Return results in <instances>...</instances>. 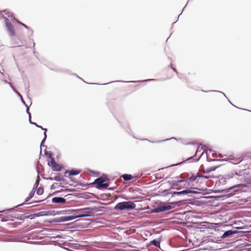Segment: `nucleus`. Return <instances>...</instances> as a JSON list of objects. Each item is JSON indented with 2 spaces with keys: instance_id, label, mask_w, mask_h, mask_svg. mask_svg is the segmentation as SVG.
<instances>
[{
  "instance_id": "obj_1",
  "label": "nucleus",
  "mask_w": 251,
  "mask_h": 251,
  "mask_svg": "<svg viewBox=\"0 0 251 251\" xmlns=\"http://www.w3.org/2000/svg\"><path fill=\"white\" fill-rule=\"evenodd\" d=\"M103 207L102 206H92L87 207L84 208H81L75 210L76 213H82V215H75L76 218H83L86 217H93L94 216V212L102 211Z\"/></svg>"
},
{
  "instance_id": "obj_2",
  "label": "nucleus",
  "mask_w": 251,
  "mask_h": 251,
  "mask_svg": "<svg viewBox=\"0 0 251 251\" xmlns=\"http://www.w3.org/2000/svg\"><path fill=\"white\" fill-rule=\"evenodd\" d=\"M240 185H241L240 184L235 185L234 186H231L229 188L225 189L216 190V193H225L226 194L224 195L217 196L215 197V198L217 200L223 201L225 200L227 198L232 197L235 194V192L236 191L235 190H234L233 191L232 190L235 188L238 187Z\"/></svg>"
},
{
  "instance_id": "obj_3",
  "label": "nucleus",
  "mask_w": 251,
  "mask_h": 251,
  "mask_svg": "<svg viewBox=\"0 0 251 251\" xmlns=\"http://www.w3.org/2000/svg\"><path fill=\"white\" fill-rule=\"evenodd\" d=\"M136 204L131 201H124L118 202L114 207V209L118 211L131 210L134 209Z\"/></svg>"
},
{
  "instance_id": "obj_4",
  "label": "nucleus",
  "mask_w": 251,
  "mask_h": 251,
  "mask_svg": "<svg viewBox=\"0 0 251 251\" xmlns=\"http://www.w3.org/2000/svg\"><path fill=\"white\" fill-rule=\"evenodd\" d=\"M161 205L158 206L157 207L153 208L151 210V213H157L169 210L175 207L176 202H169L165 203L161 202Z\"/></svg>"
},
{
  "instance_id": "obj_5",
  "label": "nucleus",
  "mask_w": 251,
  "mask_h": 251,
  "mask_svg": "<svg viewBox=\"0 0 251 251\" xmlns=\"http://www.w3.org/2000/svg\"><path fill=\"white\" fill-rule=\"evenodd\" d=\"M45 154L46 155H48V157L50 158V162H48V164L49 166H50L52 168L53 171L54 172H60L63 169V167L58 163H57L54 158L51 157V153L50 152L49 154H48V152L46 151V149L45 150Z\"/></svg>"
},
{
  "instance_id": "obj_6",
  "label": "nucleus",
  "mask_w": 251,
  "mask_h": 251,
  "mask_svg": "<svg viewBox=\"0 0 251 251\" xmlns=\"http://www.w3.org/2000/svg\"><path fill=\"white\" fill-rule=\"evenodd\" d=\"M185 180H171L168 183L171 185V189L180 190L182 188H187V186L185 184Z\"/></svg>"
},
{
  "instance_id": "obj_7",
  "label": "nucleus",
  "mask_w": 251,
  "mask_h": 251,
  "mask_svg": "<svg viewBox=\"0 0 251 251\" xmlns=\"http://www.w3.org/2000/svg\"><path fill=\"white\" fill-rule=\"evenodd\" d=\"M108 180V178L106 175L103 174L99 178L96 179L93 184L96 185V187L98 189H102V186L103 182Z\"/></svg>"
},
{
  "instance_id": "obj_8",
  "label": "nucleus",
  "mask_w": 251,
  "mask_h": 251,
  "mask_svg": "<svg viewBox=\"0 0 251 251\" xmlns=\"http://www.w3.org/2000/svg\"><path fill=\"white\" fill-rule=\"evenodd\" d=\"M4 20L6 26L10 36H15V32L12 25L9 22V20L5 17H2Z\"/></svg>"
},
{
  "instance_id": "obj_9",
  "label": "nucleus",
  "mask_w": 251,
  "mask_h": 251,
  "mask_svg": "<svg viewBox=\"0 0 251 251\" xmlns=\"http://www.w3.org/2000/svg\"><path fill=\"white\" fill-rule=\"evenodd\" d=\"M198 177H200V175L197 174L195 175L193 173H187V177L186 179H185V184L187 186V187L189 186V181L192 182L195 181Z\"/></svg>"
},
{
  "instance_id": "obj_10",
  "label": "nucleus",
  "mask_w": 251,
  "mask_h": 251,
  "mask_svg": "<svg viewBox=\"0 0 251 251\" xmlns=\"http://www.w3.org/2000/svg\"><path fill=\"white\" fill-rule=\"evenodd\" d=\"M197 192L194 190H190V189H186L182 191H171L170 192V194L173 195H186L189 194H195Z\"/></svg>"
},
{
  "instance_id": "obj_11",
  "label": "nucleus",
  "mask_w": 251,
  "mask_h": 251,
  "mask_svg": "<svg viewBox=\"0 0 251 251\" xmlns=\"http://www.w3.org/2000/svg\"><path fill=\"white\" fill-rule=\"evenodd\" d=\"M76 219L75 215H70L66 216H62L57 218H56L54 220L55 222L60 223L64 222L70 221Z\"/></svg>"
},
{
  "instance_id": "obj_12",
  "label": "nucleus",
  "mask_w": 251,
  "mask_h": 251,
  "mask_svg": "<svg viewBox=\"0 0 251 251\" xmlns=\"http://www.w3.org/2000/svg\"><path fill=\"white\" fill-rule=\"evenodd\" d=\"M35 192H34V191L31 190L30 191V192L29 193V194L28 195V196L26 198V199H25V201L23 203L19 204V205L16 206L15 207H14L12 208H10V209H6V210H2V211H0V213H2V212H5L6 211L12 210V209H15L16 207H18L19 206L22 205L24 204L25 202L28 201L34 196Z\"/></svg>"
},
{
  "instance_id": "obj_13",
  "label": "nucleus",
  "mask_w": 251,
  "mask_h": 251,
  "mask_svg": "<svg viewBox=\"0 0 251 251\" xmlns=\"http://www.w3.org/2000/svg\"><path fill=\"white\" fill-rule=\"evenodd\" d=\"M238 232H239V231L236 230H232V229L228 230H226L224 232L223 234L222 235L221 237L222 238H225L226 237H229L233 234H237Z\"/></svg>"
},
{
  "instance_id": "obj_14",
  "label": "nucleus",
  "mask_w": 251,
  "mask_h": 251,
  "mask_svg": "<svg viewBox=\"0 0 251 251\" xmlns=\"http://www.w3.org/2000/svg\"><path fill=\"white\" fill-rule=\"evenodd\" d=\"M51 201L53 203H65L66 200L63 197H55L52 199Z\"/></svg>"
},
{
  "instance_id": "obj_15",
  "label": "nucleus",
  "mask_w": 251,
  "mask_h": 251,
  "mask_svg": "<svg viewBox=\"0 0 251 251\" xmlns=\"http://www.w3.org/2000/svg\"><path fill=\"white\" fill-rule=\"evenodd\" d=\"M172 139H175V140H181V139H180V138L177 139V138H176L175 137H172V138H169V139H165V140H158V141H150V140H149L147 139H142V140L148 141L149 142H151L152 143H161V142H165V141H169V140H172Z\"/></svg>"
},
{
  "instance_id": "obj_16",
  "label": "nucleus",
  "mask_w": 251,
  "mask_h": 251,
  "mask_svg": "<svg viewBox=\"0 0 251 251\" xmlns=\"http://www.w3.org/2000/svg\"><path fill=\"white\" fill-rule=\"evenodd\" d=\"M199 148H200V147H199V148H198V149L197 151H196V152L195 154L193 156H191V157H190L188 158V159H187L185 160V161H187V160H190V159H192V158H194L195 157H196V155H197V152L198 151V150H199ZM185 162V161H182V162H179V163H177L175 164H172V165H170V166H168V167H173V166H178V165H179L182 164L183 162ZM166 168H168V167H165V168H162V169H163Z\"/></svg>"
},
{
  "instance_id": "obj_17",
  "label": "nucleus",
  "mask_w": 251,
  "mask_h": 251,
  "mask_svg": "<svg viewBox=\"0 0 251 251\" xmlns=\"http://www.w3.org/2000/svg\"><path fill=\"white\" fill-rule=\"evenodd\" d=\"M81 170L73 169L69 172V176H75L79 175L81 173Z\"/></svg>"
},
{
  "instance_id": "obj_18",
  "label": "nucleus",
  "mask_w": 251,
  "mask_h": 251,
  "mask_svg": "<svg viewBox=\"0 0 251 251\" xmlns=\"http://www.w3.org/2000/svg\"><path fill=\"white\" fill-rule=\"evenodd\" d=\"M150 245H154L155 247L159 248L160 249H161L160 248V240H158L156 239H153V240H151L150 243Z\"/></svg>"
},
{
  "instance_id": "obj_19",
  "label": "nucleus",
  "mask_w": 251,
  "mask_h": 251,
  "mask_svg": "<svg viewBox=\"0 0 251 251\" xmlns=\"http://www.w3.org/2000/svg\"><path fill=\"white\" fill-rule=\"evenodd\" d=\"M121 177L125 181H129L133 178V176L131 174H124L121 176Z\"/></svg>"
},
{
  "instance_id": "obj_20",
  "label": "nucleus",
  "mask_w": 251,
  "mask_h": 251,
  "mask_svg": "<svg viewBox=\"0 0 251 251\" xmlns=\"http://www.w3.org/2000/svg\"><path fill=\"white\" fill-rule=\"evenodd\" d=\"M220 166V165H218L216 166H213V167H210L207 168L204 171V173H209L211 172L214 171L216 170V169L217 168H218V167H219Z\"/></svg>"
},
{
  "instance_id": "obj_21",
  "label": "nucleus",
  "mask_w": 251,
  "mask_h": 251,
  "mask_svg": "<svg viewBox=\"0 0 251 251\" xmlns=\"http://www.w3.org/2000/svg\"><path fill=\"white\" fill-rule=\"evenodd\" d=\"M39 182H40V178H39V176H38L37 178L35 181V182L34 184V186H33V187L32 190L34 191V192L36 191V189H37L38 188V187L39 186Z\"/></svg>"
},
{
  "instance_id": "obj_22",
  "label": "nucleus",
  "mask_w": 251,
  "mask_h": 251,
  "mask_svg": "<svg viewBox=\"0 0 251 251\" xmlns=\"http://www.w3.org/2000/svg\"><path fill=\"white\" fill-rule=\"evenodd\" d=\"M47 134H45V136H44V138L42 139V140L41 141V142L40 144V153H41V151H42V148H41L42 147H45L46 148H47V146L44 145V143L47 139Z\"/></svg>"
},
{
  "instance_id": "obj_23",
  "label": "nucleus",
  "mask_w": 251,
  "mask_h": 251,
  "mask_svg": "<svg viewBox=\"0 0 251 251\" xmlns=\"http://www.w3.org/2000/svg\"><path fill=\"white\" fill-rule=\"evenodd\" d=\"M36 194L38 195H41L44 193V188L43 187H39L37 189H36Z\"/></svg>"
},
{
  "instance_id": "obj_24",
  "label": "nucleus",
  "mask_w": 251,
  "mask_h": 251,
  "mask_svg": "<svg viewBox=\"0 0 251 251\" xmlns=\"http://www.w3.org/2000/svg\"><path fill=\"white\" fill-rule=\"evenodd\" d=\"M243 181L248 184H251V177L244 176Z\"/></svg>"
},
{
  "instance_id": "obj_25",
  "label": "nucleus",
  "mask_w": 251,
  "mask_h": 251,
  "mask_svg": "<svg viewBox=\"0 0 251 251\" xmlns=\"http://www.w3.org/2000/svg\"><path fill=\"white\" fill-rule=\"evenodd\" d=\"M53 179L56 181H60L64 180L63 178L61 177L59 175L55 176L53 177Z\"/></svg>"
},
{
  "instance_id": "obj_26",
  "label": "nucleus",
  "mask_w": 251,
  "mask_h": 251,
  "mask_svg": "<svg viewBox=\"0 0 251 251\" xmlns=\"http://www.w3.org/2000/svg\"><path fill=\"white\" fill-rule=\"evenodd\" d=\"M152 80V79H148L143 80H138V81H126V82H131V83L144 82H147V81H150Z\"/></svg>"
},
{
  "instance_id": "obj_27",
  "label": "nucleus",
  "mask_w": 251,
  "mask_h": 251,
  "mask_svg": "<svg viewBox=\"0 0 251 251\" xmlns=\"http://www.w3.org/2000/svg\"><path fill=\"white\" fill-rule=\"evenodd\" d=\"M70 191H71V190L70 189H65V190L61 189L59 191L53 192L52 194H50V195H55V194H57V193H60V192H70Z\"/></svg>"
},
{
  "instance_id": "obj_28",
  "label": "nucleus",
  "mask_w": 251,
  "mask_h": 251,
  "mask_svg": "<svg viewBox=\"0 0 251 251\" xmlns=\"http://www.w3.org/2000/svg\"><path fill=\"white\" fill-rule=\"evenodd\" d=\"M179 177L181 179V180L186 179L187 177V173L186 174H181L180 176H179Z\"/></svg>"
},
{
  "instance_id": "obj_29",
  "label": "nucleus",
  "mask_w": 251,
  "mask_h": 251,
  "mask_svg": "<svg viewBox=\"0 0 251 251\" xmlns=\"http://www.w3.org/2000/svg\"><path fill=\"white\" fill-rule=\"evenodd\" d=\"M14 19H15V21H16L18 24H20V25H23L25 28H27V29L28 28V26H27L26 25H25V24H23V23H21V22H20V21H18V20L15 18H14Z\"/></svg>"
},
{
  "instance_id": "obj_30",
  "label": "nucleus",
  "mask_w": 251,
  "mask_h": 251,
  "mask_svg": "<svg viewBox=\"0 0 251 251\" xmlns=\"http://www.w3.org/2000/svg\"><path fill=\"white\" fill-rule=\"evenodd\" d=\"M232 159L234 161L233 163L234 164H238V163H239L241 161L240 160V158H233Z\"/></svg>"
},
{
  "instance_id": "obj_31",
  "label": "nucleus",
  "mask_w": 251,
  "mask_h": 251,
  "mask_svg": "<svg viewBox=\"0 0 251 251\" xmlns=\"http://www.w3.org/2000/svg\"><path fill=\"white\" fill-rule=\"evenodd\" d=\"M12 88L13 90V91L20 97V98H22V96L21 95V94L16 90L15 88L13 86H12Z\"/></svg>"
},
{
  "instance_id": "obj_32",
  "label": "nucleus",
  "mask_w": 251,
  "mask_h": 251,
  "mask_svg": "<svg viewBox=\"0 0 251 251\" xmlns=\"http://www.w3.org/2000/svg\"><path fill=\"white\" fill-rule=\"evenodd\" d=\"M109 183H105L103 182L102 186V189H107L109 186Z\"/></svg>"
},
{
  "instance_id": "obj_33",
  "label": "nucleus",
  "mask_w": 251,
  "mask_h": 251,
  "mask_svg": "<svg viewBox=\"0 0 251 251\" xmlns=\"http://www.w3.org/2000/svg\"><path fill=\"white\" fill-rule=\"evenodd\" d=\"M6 14L8 16V17H11L12 18V20L13 21H15V19H14V17L13 16V14L12 13H11L9 12H7V13H6Z\"/></svg>"
},
{
  "instance_id": "obj_34",
  "label": "nucleus",
  "mask_w": 251,
  "mask_h": 251,
  "mask_svg": "<svg viewBox=\"0 0 251 251\" xmlns=\"http://www.w3.org/2000/svg\"><path fill=\"white\" fill-rule=\"evenodd\" d=\"M207 160L209 162H210V161H220V162L222 161V160L221 159H209L208 158H207Z\"/></svg>"
},
{
  "instance_id": "obj_35",
  "label": "nucleus",
  "mask_w": 251,
  "mask_h": 251,
  "mask_svg": "<svg viewBox=\"0 0 251 251\" xmlns=\"http://www.w3.org/2000/svg\"><path fill=\"white\" fill-rule=\"evenodd\" d=\"M2 81H3V82H4L5 84H8L11 86V88H12V86H12V84H11V83L8 82L7 80H2Z\"/></svg>"
},
{
  "instance_id": "obj_36",
  "label": "nucleus",
  "mask_w": 251,
  "mask_h": 251,
  "mask_svg": "<svg viewBox=\"0 0 251 251\" xmlns=\"http://www.w3.org/2000/svg\"><path fill=\"white\" fill-rule=\"evenodd\" d=\"M57 183H55L53 184L52 185H51V186H50V189L51 190L55 189L56 188V187L55 186V185H57Z\"/></svg>"
},
{
  "instance_id": "obj_37",
  "label": "nucleus",
  "mask_w": 251,
  "mask_h": 251,
  "mask_svg": "<svg viewBox=\"0 0 251 251\" xmlns=\"http://www.w3.org/2000/svg\"><path fill=\"white\" fill-rule=\"evenodd\" d=\"M33 125L37 127L42 128V126H41L38 125L36 123H34V124H32Z\"/></svg>"
},
{
  "instance_id": "obj_38",
  "label": "nucleus",
  "mask_w": 251,
  "mask_h": 251,
  "mask_svg": "<svg viewBox=\"0 0 251 251\" xmlns=\"http://www.w3.org/2000/svg\"><path fill=\"white\" fill-rule=\"evenodd\" d=\"M88 172H90L91 174H99V173L96 172L94 171L91 170H90V169L88 170Z\"/></svg>"
},
{
  "instance_id": "obj_39",
  "label": "nucleus",
  "mask_w": 251,
  "mask_h": 251,
  "mask_svg": "<svg viewBox=\"0 0 251 251\" xmlns=\"http://www.w3.org/2000/svg\"><path fill=\"white\" fill-rule=\"evenodd\" d=\"M210 91L211 92H219V93H222L225 97H226L225 94L221 91H215V90H211Z\"/></svg>"
},
{
  "instance_id": "obj_40",
  "label": "nucleus",
  "mask_w": 251,
  "mask_h": 251,
  "mask_svg": "<svg viewBox=\"0 0 251 251\" xmlns=\"http://www.w3.org/2000/svg\"><path fill=\"white\" fill-rule=\"evenodd\" d=\"M41 129L44 131V136H45V134H47V131L48 130L46 128H44L43 127H42V128H41Z\"/></svg>"
},
{
  "instance_id": "obj_41",
  "label": "nucleus",
  "mask_w": 251,
  "mask_h": 251,
  "mask_svg": "<svg viewBox=\"0 0 251 251\" xmlns=\"http://www.w3.org/2000/svg\"><path fill=\"white\" fill-rule=\"evenodd\" d=\"M26 112L28 114V117H30V119H31V115L30 112L29 111V110L26 111Z\"/></svg>"
},
{
  "instance_id": "obj_42",
  "label": "nucleus",
  "mask_w": 251,
  "mask_h": 251,
  "mask_svg": "<svg viewBox=\"0 0 251 251\" xmlns=\"http://www.w3.org/2000/svg\"><path fill=\"white\" fill-rule=\"evenodd\" d=\"M44 179H46L47 180H54L53 179V177H49L48 178H45V177H43Z\"/></svg>"
},
{
  "instance_id": "obj_43",
  "label": "nucleus",
  "mask_w": 251,
  "mask_h": 251,
  "mask_svg": "<svg viewBox=\"0 0 251 251\" xmlns=\"http://www.w3.org/2000/svg\"><path fill=\"white\" fill-rule=\"evenodd\" d=\"M21 100L22 103L25 105L26 104V103L25 101V100H24L23 97H22V98H21Z\"/></svg>"
},
{
  "instance_id": "obj_44",
  "label": "nucleus",
  "mask_w": 251,
  "mask_h": 251,
  "mask_svg": "<svg viewBox=\"0 0 251 251\" xmlns=\"http://www.w3.org/2000/svg\"><path fill=\"white\" fill-rule=\"evenodd\" d=\"M31 119H30V117H28L29 122L30 124L32 125V124H34V122H32Z\"/></svg>"
},
{
  "instance_id": "obj_45",
  "label": "nucleus",
  "mask_w": 251,
  "mask_h": 251,
  "mask_svg": "<svg viewBox=\"0 0 251 251\" xmlns=\"http://www.w3.org/2000/svg\"><path fill=\"white\" fill-rule=\"evenodd\" d=\"M200 177L204 178H206V179L208 178V177L207 176H201V175H200Z\"/></svg>"
},
{
  "instance_id": "obj_46",
  "label": "nucleus",
  "mask_w": 251,
  "mask_h": 251,
  "mask_svg": "<svg viewBox=\"0 0 251 251\" xmlns=\"http://www.w3.org/2000/svg\"><path fill=\"white\" fill-rule=\"evenodd\" d=\"M202 154H203V153L201 154V155L200 156H199L198 158L195 159V161H197V162L200 159V158H201V155H202Z\"/></svg>"
},
{
  "instance_id": "obj_47",
  "label": "nucleus",
  "mask_w": 251,
  "mask_h": 251,
  "mask_svg": "<svg viewBox=\"0 0 251 251\" xmlns=\"http://www.w3.org/2000/svg\"><path fill=\"white\" fill-rule=\"evenodd\" d=\"M25 107H26V111H28V110H29V106H28L26 104L25 105Z\"/></svg>"
},
{
  "instance_id": "obj_48",
  "label": "nucleus",
  "mask_w": 251,
  "mask_h": 251,
  "mask_svg": "<svg viewBox=\"0 0 251 251\" xmlns=\"http://www.w3.org/2000/svg\"><path fill=\"white\" fill-rule=\"evenodd\" d=\"M171 68H172V69L174 71V72H176V74H177V73H177V72L176 71V69L175 68H174V67H171Z\"/></svg>"
},
{
  "instance_id": "obj_49",
  "label": "nucleus",
  "mask_w": 251,
  "mask_h": 251,
  "mask_svg": "<svg viewBox=\"0 0 251 251\" xmlns=\"http://www.w3.org/2000/svg\"><path fill=\"white\" fill-rule=\"evenodd\" d=\"M70 171L66 170V171L65 172L64 174H69V172H70Z\"/></svg>"
},
{
  "instance_id": "obj_50",
  "label": "nucleus",
  "mask_w": 251,
  "mask_h": 251,
  "mask_svg": "<svg viewBox=\"0 0 251 251\" xmlns=\"http://www.w3.org/2000/svg\"><path fill=\"white\" fill-rule=\"evenodd\" d=\"M7 221V220H4V219H1L0 220V221L2 222H6Z\"/></svg>"
},
{
  "instance_id": "obj_51",
  "label": "nucleus",
  "mask_w": 251,
  "mask_h": 251,
  "mask_svg": "<svg viewBox=\"0 0 251 251\" xmlns=\"http://www.w3.org/2000/svg\"><path fill=\"white\" fill-rule=\"evenodd\" d=\"M200 146H202V147H201V149H202V150H204V148L205 147V146H202V144H201Z\"/></svg>"
},
{
  "instance_id": "obj_52",
  "label": "nucleus",
  "mask_w": 251,
  "mask_h": 251,
  "mask_svg": "<svg viewBox=\"0 0 251 251\" xmlns=\"http://www.w3.org/2000/svg\"><path fill=\"white\" fill-rule=\"evenodd\" d=\"M114 187H110L108 188L109 190H113L114 189Z\"/></svg>"
},
{
  "instance_id": "obj_53",
  "label": "nucleus",
  "mask_w": 251,
  "mask_h": 251,
  "mask_svg": "<svg viewBox=\"0 0 251 251\" xmlns=\"http://www.w3.org/2000/svg\"><path fill=\"white\" fill-rule=\"evenodd\" d=\"M120 124H121V126H122V127H123L124 128H125V127H126V126H125L124 124H122V123H120Z\"/></svg>"
},
{
  "instance_id": "obj_54",
  "label": "nucleus",
  "mask_w": 251,
  "mask_h": 251,
  "mask_svg": "<svg viewBox=\"0 0 251 251\" xmlns=\"http://www.w3.org/2000/svg\"><path fill=\"white\" fill-rule=\"evenodd\" d=\"M188 1H187V3H188ZM187 4H186L185 5V6L183 8L182 10V12H183V10L184 9L185 7L186 6Z\"/></svg>"
},
{
  "instance_id": "obj_55",
  "label": "nucleus",
  "mask_w": 251,
  "mask_h": 251,
  "mask_svg": "<svg viewBox=\"0 0 251 251\" xmlns=\"http://www.w3.org/2000/svg\"><path fill=\"white\" fill-rule=\"evenodd\" d=\"M246 251H251V248L247 249Z\"/></svg>"
},
{
  "instance_id": "obj_56",
  "label": "nucleus",
  "mask_w": 251,
  "mask_h": 251,
  "mask_svg": "<svg viewBox=\"0 0 251 251\" xmlns=\"http://www.w3.org/2000/svg\"><path fill=\"white\" fill-rule=\"evenodd\" d=\"M74 75H75L77 76V77H78L79 78H80V79L82 80V78H81L80 77H79L78 76H77L76 74H74Z\"/></svg>"
},
{
  "instance_id": "obj_57",
  "label": "nucleus",
  "mask_w": 251,
  "mask_h": 251,
  "mask_svg": "<svg viewBox=\"0 0 251 251\" xmlns=\"http://www.w3.org/2000/svg\"><path fill=\"white\" fill-rule=\"evenodd\" d=\"M77 214H78L77 215H82V213H78Z\"/></svg>"
},
{
  "instance_id": "obj_58",
  "label": "nucleus",
  "mask_w": 251,
  "mask_h": 251,
  "mask_svg": "<svg viewBox=\"0 0 251 251\" xmlns=\"http://www.w3.org/2000/svg\"><path fill=\"white\" fill-rule=\"evenodd\" d=\"M35 201V202H39L40 201Z\"/></svg>"
},
{
  "instance_id": "obj_59",
  "label": "nucleus",
  "mask_w": 251,
  "mask_h": 251,
  "mask_svg": "<svg viewBox=\"0 0 251 251\" xmlns=\"http://www.w3.org/2000/svg\"><path fill=\"white\" fill-rule=\"evenodd\" d=\"M179 178V176H177L176 177V178Z\"/></svg>"
},
{
  "instance_id": "obj_60",
  "label": "nucleus",
  "mask_w": 251,
  "mask_h": 251,
  "mask_svg": "<svg viewBox=\"0 0 251 251\" xmlns=\"http://www.w3.org/2000/svg\"><path fill=\"white\" fill-rule=\"evenodd\" d=\"M228 101H229V103H230L232 104V103H231V101H230L229 100H228Z\"/></svg>"
},
{
  "instance_id": "obj_61",
  "label": "nucleus",
  "mask_w": 251,
  "mask_h": 251,
  "mask_svg": "<svg viewBox=\"0 0 251 251\" xmlns=\"http://www.w3.org/2000/svg\"><path fill=\"white\" fill-rule=\"evenodd\" d=\"M212 156H213V157H214V156H215V155H214V154H213Z\"/></svg>"
}]
</instances>
